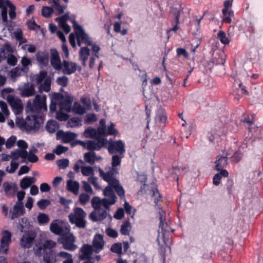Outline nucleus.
Instances as JSON below:
<instances>
[{"instance_id": "1", "label": "nucleus", "mask_w": 263, "mask_h": 263, "mask_svg": "<svg viewBox=\"0 0 263 263\" xmlns=\"http://www.w3.org/2000/svg\"><path fill=\"white\" fill-rule=\"evenodd\" d=\"M71 22L73 24L74 33H70L69 36V43L71 46L73 48L76 47V38L79 46H81L83 44L87 46L91 45V39L82 27L73 20H71Z\"/></svg>"}, {"instance_id": "2", "label": "nucleus", "mask_w": 263, "mask_h": 263, "mask_svg": "<svg viewBox=\"0 0 263 263\" xmlns=\"http://www.w3.org/2000/svg\"><path fill=\"white\" fill-rule=\"evenodd\" d=\"M46 96L45 95H36L33 101H28L26 106V110L27 112H40V111H47Z\"/></svg>"}, {"instance_id": "3", "label": "nucleus", "mask_w": 263, "mask_h": 263, "mask_svg": "<svg viewBox=\"0 0 263 263\" xmlns=\"http://www.w3.org/2000/svg\"><path fill=\"white\" fill-rule=\"evenodd\" d=\"M35 253L37 256L43 254V260L44 263H56L61 260L59 255V252L57 253L52 249L43 248L42 246L37 247Z\"/></svg>"}, {"instance_id": "4", "label": "nucleus", "mask_w": 263, "mask_h": 263, "mask_svg": "<svg viewBox=\"0 0 263 263\" xmlns=\"http://www.w3.org/2000/svg\"><path fill=\"white\" fill-rule=\"evenodd\" d=\"M86 213L81 208H76L72 213L68 215L69 222L74 224L79 228H84L86 227V221L85 218Z\"/></svg>"}, {"instance_id": "5", "label": "nucleus", "mask_w": 263, "mask_h": 263, "mask_svg": "<svg viewBox=\"0 0 263 263\" xmlns=\"http://www.w3.org/2000/svg\"><path fill=\"white\" fill-rule=\"evenodd\" d=\"M43 121L44 119L42 116H28L26 118L25 129L27 131L37 129L43 123Z\"/></svg>"}, {"instance_id": "6", "label": "nucleus", "mask_w": 263, "mask_h": 263, "mask_svg": "<svg viewBox=\"0 0 263 263\" xmlns=\"http://www.w3.org/2000/svg\"><path fill=\"white\" fill-rule=\"evenodd\" d=\"M58 241L63 245V247L65 250L73 251L78 248L77 245L74 244L75 237L72 234H64L59 239Z\"/></svg>"}, {"instance_id": "7", "label": "nucleus", "mask_w": 263, "mask_h": 263, "mask_svg": "<svg viewBox=\"0 0 263 263\" xmlns=\"http://www.w3.org/2000/svg\"><path fill=\"white\" fill-rule=\"evenodd\" d=\"M60 70H62V72L65 74L70 75L74 73L77 70L80 71L81 68L75 62L64 60Z\"/></svg>"}, {"instance_id": "8", "label": "nucleus", "mask_w": 263, "mask_h": 263, "mask_svg": "<svg viewBox=\"0 0 263 263\" xmlns=\"http://www.w3.org/2000/svg\"><path fill=\"white\" fill-rule=\"evenodd\" d=\"M38 152V149L34 146H32L29 150L23 151L22 155V162L24 163H36L39 160L38 157L35 154Z\"/></svg>"}, {"instance_id": "9", "label": "nucleus", "mask_w": 263, "mask_h": 263, "mask_svg": "<svg viewBox=\"0 0 263 263\" xmlns=\"http://www.w3.org/2000/svg\"><path fill=\"white\" fill-rule=\"evenodd\" d=\"M20 95L24 98L32 97L35 95V85L29 82L20 85L17 87Z\"/></svg>"}, {"instance_id": "10", "label": "nucleus", "mask_w": 263, "mask_h": 263, "mask_svg": "<svg viewBox=\"0 0 263 263\" xmlns=\"http://www.w3.org/2000/svg\"><path fill=\"white\" fill-rule=\"evenodd\" d=\"M99 132L102 134V137L107 135H115L118 134V130L115 128L114 124L110 123V124L106 127V121L104 119H102L100 121Z\"/></svg>"}, {"instance_id": "11", "label": "nucleus", "mask_w": 263, "mask_h": 263, "mask_svg": "<svg viewBox=\"0 0 263 263\" xmlns=\"http://www.w3.org/2000/svg\"><path fill=\"white\" fill-rule=\"evenodd\" d=\"M7 100L16 115H19L23 111V107L20 99L12 95H8Z\"/></svg>"}, {"instance_id": "12", "label": "nucleus", "mask_w": 263, "mask_h": 263, "mask_svg": "<svg viewBox=\"0 0 263 263\" xmlns=\"http://www.w3.org/2000/svg\"><path fill=\"white\" fill-rule=\"evenodd\" d=\"M108 151L110 154L125 153V143L121 140L109 142L108 146Z\"/></svg>"}, {"instance_id": "13", "label": "nucleus", "mask_w": 263, "mask_h": 263, "mask_svg": "<svg viewBox=\"0 0 263 263\" xmlns=\"http://www.w3.org/2000/svg\"><path fill=\"white\" fill-rule=\"evenodd\" d=\"M36 236V234L34 231H28L26 232L21 239V245L23 248H30L32 246Z\"/></svg>"}, {"instance_id": "14", "label": "nucleus", "mask_w": 263, "mask_h": 263, "mask_svg": "<svg viewBox=\"0 0 263 263\" xmlns=\"http://www.w3.org/2000/svg\"><path fill=\"white\" fill-rule=\"evenodd\" d=\"M255 115H252L248 118H244L243 121L248 124L249 132L254 138H258L260 134V131L258 127L255 124Z\"/></svg>"}, {"instance_id": "15", "label": "nucleus", "mask_w": 263, "mask_h": 263, "mask_svg": "<svg viewBox=\"0 0 263 263\" xmlns=\"http://www.w3.org/2000/svg\"><path fill=\"white\" fill-rule=\"evenodd\" d=\"M11 234L7 230L3 232V236L1 240L0 254H6L9 249V244L11 240Z\"/></svg>"}, {"instance_id": "16", "label": "nucleus", "mask_w": 263, "mask_h": 263, "mask_svg": "<svg viewBox=\"0 0 263 263\" xmlns=\"http://www.w3.org/2000/svg\"><path fill=\"white\" fill-rule=\"evenodd\" d=\"M118 165H112L111 168L106 173L104 172V171L101 168H99V170L100 176L105 181H107L110 185L112 184L113 182H114V181L118 180L114 177L117 173L116 167Z\"/></svg>"}, {"instance_id": "17", "label": "nucleus", "mask_w": 263, "mask_h": 263, "mask_svg": "<svg viewBox=\"0 0 263 263\" xmlns=\"http://www.w3.org/2000/svg\"><path fill=\"white\" fill-rule=\"evenodd\" d=\"M96 141L89 140L87 141V149L90 151H99L107 143V140L105 138L95 139Z\"/></svg>"}, {"instance_id": "18", "label": "nucleus", "mask_w": 263, "mask_h": 263, "mask_svg": "<svg viewBox=\"0 0 263 263\" xmlns=\"http://www.w3.org/2000/svg\"><path fill=\"white\" fill-rule=\"evenodd\" d=\"M50 63L53 68L57 70H60L62 62H61L59 53L54 48L50 50Z\"/></svg>"}, {"instance_id": "19", "label": "nucleus", "mask_w": 263, "mask_h": 263, "mask_svg": "<svg viewBox=\"0 0 263 263\" xmlns=\"http://www.w3.org/2000/svg\"><path fill=\"white\" fill-rule=\"evenodd\" d=\"M92 246L94 248L93 251L98 253L104 248L105 241L103 239V236L100 234H96L93 238Z\"/></svg>"}, {"instance_id": "20", "label": "nucleus", "mask_w": 263, "mask_h": 263, "mask_svg": "<svg viewBox=\"0 0 263 263\" xmlns=\"http://www.w3.org/2000/svg\"><path fill=\"white\" fill-rule=\"evenodd\" d=\"M107 211L102 208L95 209L89 215L90 218L93 221H101L107 217Z\"/></svg>"}, {"instance_id": "21", "label": "nucleus", "mask_w": 263, "mask_h": 263, "mask_svg": "<svg viewBox=\"0 0 263 263\" xmlns=\"http://www.w3.org/2000/svg\"><path fill=\"white\" fill-rule=\"evenodd\" d=\"M57 136L61 139L63 142L68 143L73 141L77 137V134L70 132H64L63 131H58Z\"/></svg>"}, {"instance_id": "22", "label": "nucleus", "mask_w": 263, "mask_h": 263, "mask_svg": "<svg viewBox=\"0 0 263 263\" xmlns=\"http://www.w3.org/2000/svg\"><path fill=\"white\" fill-rule=\"evenodd\" d=\"M239 30L244 33L252 34L255 32L254 24L249 21H242L238 26Z\"/></svg>"}, {"instance_id": "23", "label": "nucleus", "mask_w": 263, "mask_h": 263, "mask_svg": "<svg viewBox=\"0 0 263 263\" xmlns=\"http://www.w3.org/2000/svg\"><path fill=\"white\" fill-rule=\"evenodd\" d=\"M69 18V13H65L64 15L58 17L55 21L59 23V26L66 33L70 32V27L66 23V21Z\"/></svg>"}, {"instance_id": "24", "label": "nucleus", "mask_w": 263, "mask_h": 263, "mask_svg": "<svg viewBox=\"0 0 263 263\" xmlns=\"http://www.w3.org/2000/svg\"><path fill=\"white\" fill-rule=\"evenodd\" d=\"M82 254L79 256V258L81 260L90 259V256L93 251L92 246L88 244H84L81 248Z\"/></svg>"}, {"instance_id": "25", "label": "nucleus", "mask_w": 263, "mask_h": 263, "mask_svg": "<svg viewBox=\"0 0 263 263\" xmlns=\"http://www.w3.org/2000/svg\"><path fill=\"white\" fill-rule=\"evenodd\" d=\"M84 135L86 138L93 139L103 138L102 134L99 132V127L97 129L91 127L86 128L84 132Z\"/></svg>"}, {"instance_id": "26", "label": "nucleus", "mask_w": 263, "mask_h": 263, "mask_svg": "<svg viewBox=\"0 0 263 263\" xmlns=\"http://www.w3.org/2000/svg\"><path fill=\"white\" fill-rule=\"evenodd\" d=\"M50 230L52 233L57 235H61L62 236L66 234L67 231L66 228H64L63 226L56 222L51 223Z\"/></svg>"}, {"instance_id": "27", "label": "nucleus", "mask_w": 263, "mask_h": 263, "mask_svg": "<svg viewBox=\"0 0 263 263\" xmlns=\"http://www.w3.org/2000/svg\"><path fill=\"white\" fill-rule=\"evenodd\" d=\"M226 55L223 51L218 50L214 53L213 62L217 65H223L225 61Z\"/></svg>"}, {"instance_id": "28", "label": "nucleus", "mask_w": 263, "mask_h": 263, "mask_svg": "<svg viewBox=\"0 0 263 263\" xmlns=\"http://www.w3.org/2000/svg\"><path fill=\"white\" fill-rule=\"evenodd\" d=\"M89 55L90 50L88 47H85L81 48L79 52V59L84 66H86V62Z\"/></svg>"}, {"instance_id": "29", "label": "nucleus", "mask_w": 263, "mask_h": 263, "mask_svg": "<svg viewBox=\"0 0 263 263\" xmlns=\"http://www.w3.org/2000/svg\"><path fill=\"white\" fill-rule=\"evenodd\" d=\"M25 212L23 203H16L13 209L11 219L23 215Z\"/></svg>"}, {"instance_id": "30", "label": "nucleus", "mask_w": 263, "mask_h": 263, "mask_svg": "<svg viewBox=\"0 0 263 263\" xmlns=\"http://www.w3.org/2000/svg\"><path fill=\"white\" fill-rule=\"evenodd\" d=\"M58 105L59 107V110L64 111L66 112H70L72 109L71 103L66 99L58 100Z\"/></svg>"}, {"instance_id": "31", "label": "nucleus", "mask_w": 263, "mask_h": 263, "mask_svg": "<svg viewBox=\"0 0 263 263\" xmlns=\"http://www.w3.org/2000/svg\"><path fill=\"white\" fill-rule=\"evenodd\" d=\"M79 183L76 181L69 180L67 181V189L69 192L78 195L79 193Z\"/></svg>"}, {"instance_id": "32", "label": "nucleus", "mask_w": 263, "mask_h": 263, "mask_svg": "<svg viewBox=\"0 0 263 263\" xmlns=\"http://www.w3.org/2000/svg\"><path fill=\"white\" fill-rule=\"evenodd\" d=\"M7 1L5 0H0V8L2 9L1 15L3 23L6 25L8 23L7 18Z\"/></svg>"}, {"instance_id": "33", "label": "nucleus", "mask_w": 263, "mask_h": 263, "mask_svg": "<svg viewBox=\"0 0 263 263\" xmlns=\"http://www.w3.org/2000/svg\"><path fill=\"white\" fill-rule=\"evenodd\" d=\"M120 198H125V191L123 186L120 184L119 180H115L111 185Z\"/></svg>"}, {"instance_id": "34", "label": "nucleus", "mask_w": 263, "mask_h": 263, "mask_svg": "<svg viewBox=\"0 0 263 263\" xmlns=\"http://www.w3.org/2000/svg\"><path fill=\"white\" fill-rule=\"evenodd\" d=\"M36 59L41 65H44L47 64L49 61L48 52L46 51L38 52L36 54Z\"/></svg>"}, {"instance_id": "35", "label": "nucleus", "mask_w": 263, "mask_h": 263, "mask_svg": "<svg viewBox=\"0 0 263 263\" xmlns=\"http://www.w3.org/2000/svg\"><path fill=\"white\" fill-rule=\"evenodd\" d=\"M0 107L2 110V112H0V122H3L5 120V117L9 115V111L7 103L3 101H0Z\"/></svg>"}, {"instance_id": "36", "label": "nucleus", "mask_w": 263, "mask_h": 263, "mask_svg": "<svg viewBox=\"0 0 263 263\" xmlns=\"http://www.w3.org/2000/svg\"><path fill=\"white\" fill-rule=\"evenodd\" d=\"M229 173L226 170H222L219 173L216 174L214 175L213 179V184L216 186H218L220 183L221 177L223 176L224 177H227Z\"/></svg>"}, {"instance_id": "37", "label": "nucleus", "mask_w": 263, "mask_h": 263, "mask_svg": "<svg viewBox=\"0 0 263 263\" xmlns=\"http://www.w3.org/2000/svg\"><path fill=\"white\" fill-rule=\"evenodd\" d=\"M114 187L111 186L110 185H108L103 190V194L105 196L107 197L108 198L110 199V200H116L117 201V197L114 191Z\"/></svg>"}, {"instance_id": "38", "label": "nucleus", "mask_w": 263, "mask_h": 263, "mask_svg": "<svg viewBox=\"0 0 263 263\" xmlns=\"http://www.w3.org/2000/svg\"><path fill=\"white\" fill-rule=\"evenodd\" d=\"M34 177H24L20 182V186L23 190L28 188L31 184L34 182Z\"/></svg>"}, {"instance_id": "39", "label": "nucleus", "mask_w": 263, "mask_h": 263, "mask_svg": "<svg viewBox=\"0 0 263 263\" xmlns=\"http://www.w3.org/2000/svg\"><path fill=\"white\" fill-rule=\"evenodd\" d=\"M71 110L77 114L83 115L87 110V109L78 102H74Z\"/></svg>"}, {"instance_id": "40", "label": "nucleus", "mask_w": 263, "mask_h": 263, "mask_svg": "<svg viewBox=\"0 0 263 263\" xmlns=\"http://www.w3.org/2000/svg\"><path fill=\"white\" fill-rule=\"evenodd\" d=\"M59 127L58 122L54 120H50L46 124V129L50 133L55 132L59 129Z\"/></svg>"}, {"instance_id": "41", "label": "nucleus", "mask_w": 263, "mask_h": 263, "mask_svg": "<svg viewBox=\"0 0 263 263\" xmlns=\"http://www.w3.org/2000/svg\"><path fill=\"white\" fill-rule=\"evenodd\" d=\"M59 255L61 259H64L63 263H73L72 256L71 254L66 252L61 251L59 252Z\"/></svg>"}, {"instance_id": "42", "label": "nucleus", "mask_w": 263, "mask_h": 263, "mask_svg": "<svg viewBox=\"0 0 263 263\" xmlns=\"http://www.w3.org/2000/svg\"><path fill=\"white\" fill-rule=\"evenodd\" d=\"M49 3L51 4L58 14L60 15L64 12L65 7L60 5L59 0H54L53 1H50Z\"/></svg>"}, {"instance_id": "43", "label": "nucleus", "mask_w": 263, "mask_h": 263, "mask_svg": "<svg viewBox=\"0 0 263 263\" xmlns=\"http://www.w3.org/2000/svg\"><path fill=\"white\" fill-rule=\"evenodd\" d=\"M51 80L49 78H46L42 84H41L39 87L40 92H48L50 90Z\"/></svg>"}, {"instance_id": "44", "label": "nucleus", "mask_w": 263, "mask_h": 263, "mask_svg": "<svg viewBox=\"0 0 263 263\" xmlns=\"http://www.w3.org/2000/svg\"><path fill=\"white\" fill-rule=\"evenodd\" d=\"M81 125V120L77 117H73L69 119L67 123L68 127H78Z\"/></svg>"}, {"instance_id": "45", "label": "nucleus", "mask_w": 263, "mask_h": 263, "mask_svg": "<svg viewBox=\"0 0 263 263\" xmlns=\"http://www.w3.org/2000/svg\"><path fill=\"white\" fill-rule=\"evenodd\" d=\"M22 68L21 70L25 72H27L29 69V67L31 65V60L26 57H23L21 60Z\"/></svg>"}, {"instance_id": "46", "label": "nucleus", "mask_w": 263, "mask_h": 263, "mask_svg": "<svg viewBox=\"0 0 263 263\" xmlns=\"http://www.w3.org/2000/svg\"><path fill=\"white\" fill-rule=\"evenodd\" d=\"M99 159L97 157L95 153L93 152H89L85 154L84 160L85 161L89 163H95L96 160H98Z\"/></svg>"}, {"instance_id": "47", "label": "nucleus", "mask_w": 263, "mask_h": 263, "mask_svg": "<svg viewBox=\"0 0 263 263\" xmlns=\"http://www.w3.org/2000/svg\"><path fill=\"white\" fill-rule=\"evenodd\" d=\"M22 71H23L21 68L16 67L10 70L9 72L8 75L12 80L15 81L17 78L21 76Z\"/></svg>"}, {"instance_id": "48", "label": "nucleus", "mask_w": 263, "mask_h": 263, "mask_svg": "<svg viewBox=\"0 0 263 263\" xmlns=\"http://www.w3.org/2000/svg\"><path fill=\"white\" fill-rule=\"evenodd\" d=\"M217 35V38L222 44L226 45L230 43V41L224 31L222 30L219 31Z\"/></svg>"}, {"instance_id": "49", "label": "nucleus", "mask_w": 263, "mask_h": 263, "mask_svg": "<svg viewBox=\"0 0 263 263\" xmlns=\"http://www.w3.org/2000/svg\"><path fill=\"white\" fill-rule=\"evenodd\" d=\"M21 153H23V151H21V149H17L11 152L10 156L12 161L11 162L10 164H18L16 162H13V161L18 160L20 158L22 159V155Z\"/></svg>"}, {"instance_id": "50", "label": "nucleus", "mask_w": 263, "mask_h": 263, "mask_svg": "<svg viewBox=\"0 0 263 263\" xmlns=\"http://www.w3.org/2000/svg\"><path fill=\"white\" fill-rule=\"evenodd\" d=\"M47 75V72L46 71H42L39 74L34 76L33 80L37 84H39L46 79Z\"/></svg>"}, {"instance_id": "51", "label": "nucleus", "mask_w": 263, "mask_h": 263, "mask_svg": "<svg viewBox=\"0 0 263 263\" xmlns=\"http://www.w3.org/2000/svg\"><path fill=\"white\" fill-rule=\"evenodd\" d=\"M7 5L9 9V15L11 20H13L16 17V7L9 0L7 1Z\"/></svg>"}, {"instance_id": "52", "label": "nucleus", "mask_w": 263, "mask_h": 263, "mask_svg": "<svg viewBox=\"0 0 263 263\" xmlns=\"http://www.w3.org/2000/svg\"><path fill=\"white\" fill-rule=\"evenodd\" d=\"M164 229H163V230L162 229H159L158 230L159 236L157 238V241H158L159 245H160V238L162 239H163V241H164V232L169 231L170 227L166 222H164Z\"/></svg>"}, {"instance_id": "53", "label": "nucleus", "mask_w": 263, "mask_h": 263, "mask_svg": "<svg viewBox=\"0 0 263 263\" xmlns=\"http://www.w3.org/2000/svg\"><path fill=\"white\" fill-rule=\"evenodd\" d=\"M15 39L20 42V44L26 42V40L23 36L22 30L18 28L13 33Z\"/></svg>"}, {"instance_id": "54", "label": "nucleus", "mask_w": 263, "mask_h": 263, "mask_svg": "<svg viewBox=\"0 0 263 263\" xmlns=\"http://www.w3.org/2000/svg\"><path fill=\"white\" fill-rule=\"evenodd\" d=\"M130 225L129 221H125L121 226L120 232L122 235H127L129 234L130 229Z\"/></svg>"}, {"instance_id": "55", "label": "nucleus", "mask_w": 263, "mask_h": 263, "mask_svg": "<svg viewBox=\"0 0 263 263\" xmlns=\"http://www.w3.org/2000/svg\"><path fill=\"white\" fill-rule=\"evenodd\" d=\"M227 155L223 153L222 155L217 156L215 161V164H226L227 163Z\"/></svg>"}, {"instance_id": "56", "label": "nucleus", "mask_w": 263, "mask_h": 263, "mask_svg": "<svg viewBox=\"0 0 263 263\" xmlns=\"http://www.w3.org/2000/svg\"><path fill=\"white\" fill-rule=\"evenodd\" d=\"M159 220L160 221L159 223V229H163L164 228V222L165 221V213L163 210H162L161 209H159Z\"/></svg>"}, {"instance_id": "57", "label": "nucleus", "mask_w": 263, "mask_h": 263, "mask_svg": "<svg viewBox=\"0 0 263 263\" xmlns=\"http://www.w3.org/2000/svg\"><path fill=\"white\" fill-rule=\"evenodd\" d=\"M115 154L112 157V163L111 164H120L121 160L124 157V153H117Z\"/></svg>"}, {"instance_id": "58", "label": "nucleus", "mask_w": 263, "mask_h": 263, "mask_svg": "<svg viewBox=\"0 0 263 263\" xmlns=\"http://www.w3.org/2000/svg\"><path fill=\"white\" fill-rule=\"evenodd\" d=\"M116 202V200H110V199L104 198L102 199L101 205L106 209H109L110 205L115 204Z\"/></svg>"}, {"instance_id": "59", "label": "nucleus", "mask_w": 263, "mask_h": 263, "mask_svg": "<svg viewBox=\"0 0 263 263\" xmlns=\"http://www.w3.org/2000/svg\"><path fill=\"white\" fill-rule=\"evenodd\" d=\"M101 203L102 200L98 197H93L91 199V205L95 210L101 208Z\"/></svg>"}, {"instance_id": "60", "label": "nucleus", "mask_w": 263, "mask_h": 263, "mask_svg": "<svg viewBox=\"0 0 263 263\" xmlns=\"http://www.w3.org/2000/svg\"><path fill=\"white\" fill-rule=\"evenodd\" d=\"M81 172L83 175L88 176L93 174V170L89 166L82 165Z\"/></svg>"}, {"instance_id": "61", "label": "nucleus", "mask_w": 263, "mask_h": 263, "mask_svg": "<svg viewBox=\"0 0 263 263\" xmlns=\"http://www.w3.org/2000/svg\"><path fill=\"white\" fill-rule=\"evenodd\" d=\"M49 218L48 215L44 213H40L37 216V220L40 223H47L49 221Z\"/></svg>"}, {"instance_id": "62", "label": "nucleus", "mask_w": 263, "mask_h": 263, "mask_svg": "<svg viewBox=\"0 0 263 263\" xmlns=\"http://www.w3.org/2000/svg\"><path fill=\"white\" fill-rule=\"evenodd\" d=\"M50 204V202L48 199H41L37 202V206L41 210L45 209Z\"/></svg>"}, {"instance_id": "63", "label": "nucleus", "mask_w": 263, "mask_h": 263, "mask_svg": "<svg viewBox=\"0 0 263 263\" xmlns=\"http://www.w3.org/2000/svg\"><path fill=\"white\" fill-rule=\"evenodd\" d=\"M64 111L59 110L57 113V118L61 121L67 120L69 118V116Z\"/></svg>"}, {"instance_id": "64", "label": "nucleus", "mask_w": 263, "mask_h": 263, "mask_svg": "<svg viewBox=\"0 0 263 263\" xmlns=\"http://www.w3.org/2000/svg\"><path fill=\"white\" fill-rule=\"evenodd\" d=\"M97 120V118L95 114H88L85 116V122L89 124L96 121Z\"/></svg>"}]
</instances>
